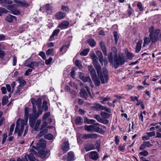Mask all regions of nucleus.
<instances>
[{
  "instance_id": "obj_57",
  "label": "nucleus",
  "mask_w": 161,
  "mask_h": 161,
  "mask_svg": "<svg viewBox=\"0 0 161 161\" xmlns=\"http://www.w3.org/2000/svg\"><path fill=\"white\" fill-rule=\"evenodd\" d=\"M96 54H97V55L98 56L99 59L100 58H103V54L100 51H97L96 52Z\"/></svg>"
},
{
  "instance_id": "obj_46",
  "label": "nucleus",
  "mask_w": 161,
  "mask_h": 161,
  "mask_svg": "<svg viewBox=\"0 0 161 161\" xmlns=\"http://www.w3.org/2000/svg\"><path fill=\"white\" fill-rule=\"evenodd\" d=\"M50 115V113L48 112L44 114L42 117V119L45 120Z\"/></svg>"
},
{
  "instance_id": "obj_36",
  "label": "nucleus",
  "mask_w": 161,
  "mask_h": 161,
  "mask_svg": "<svg viewBox=\"0 0 161 161\" xmlns=\"http://www.w3.org/2000/svg\"><path fill=\"white\" fill-rule=\"evenodd\" d=\"M46 54L48 56L54 55L53 49V48H49L46 52Z\"/></svg>"
},
{
  "instance_id": "obj_49",
  "label": "nucleus",
  "mask_w": 161,
  "mask_h": 161,
  "mask_svg": "<svg viewBox=\"0 0 161 161\" xmlns=\"http://www.w3.org/2000/svg\"><path fill=\"white\" fill-rule=\"evenodd\" d=\"M139 154L142 156H147L148 154V153L146 150H144L143 151L140 152Z\"/></svg>"
},
{
  "instance_id": "obj_17",
  "label": "nucleus",
  "mask_w": 161,
  "mask_h": 161,
  "mask_svg": "<svg viewBox=\"0 0 161 161\" xmlns=\"http://www.w3.org/2000/svg\"><path fill=\"white\" fill-rule=\"evenodd\" d=\"M89 157L90 158L92 159L96 160L98 158V155L96 152L92 151L90 153Z\"/></svg>"
},
{
  "instance_id": "obj_27",
  "label": "nucleus",
  "mask_w": 161,
  "mask_h": 161,
  "mask_svg": "<svg viewBox=\"0 0 161 161\" xmlns=\"http://www.w3.org/2000/svg\"><path fill=\"white\" fill-rule=\"evenodd\" d=\"M87 42L92 47H94L96 45V42L93 39H89L87 40Z\"/></svg>"
},
{
  "instance_id": "obj_24",
  "label": "nucleus",
  "mask_w": 161,
  "mask_h": 161,
  "mask_svg": "<svg viewBox=\"0 0 161 161\" xmlns=\"http://www.w3.org/2000/svg\"><path fill=\"white\" fill-rule=\"evenodd\" d=\"M80 95L81 97L85 98V99H87L88 97L87 93L86 92L85 89H82L80 90Z\"/></svg>"
},
{
  "instance_id": "obj_50",
  "label": "nucleus",
  "mask_w": 161,
  "mask_h": 161,
  "mask_svg": "<svg viewBox=\"0 0 161 161\" xmlns=\"http://www.w3.org/2000/svg\"><path fill=\"white\" fill-rule=\"evenodd\" d=\"M137 7L140 9V11H142L143 10L144 8L142 6V3L140 2H139L137 4Z\"/></svg>"
},
{
  "instance_id": "obj_40",
  "label": "nucleus",
  "mask_w": 161,
  "mask_h": 161,
  "mask_svg": "<svg viewBox=\"0 0 161 161\" xmlns=\"http://www.w3.org/2000/svg\"><path fill=\"white\" fill-rule=\"evenodd\" d=\"M42 99L40 98H38L36 100V105L37 107V108L41 107V106L42 103Z\"/></svg>"
},
{
  "instance_id": "obj_48",
  "label": "nucleus",
  "mask_w": 161,
  "mask_h": 161,
  "mask_svg": "<svg viewBox=\"0 0 161 161\" xmlns=\"http://www.w3.org/2000/svg\"><path fill=\"white\" fill-rule=\"evenodd\" d=\"M126 55L127 58L129 60L131 59L134 57V55L129 52L126 53Z\"/></svg>"
},
{
  "instance_id": "obj_6",
  "label": "nucleus",
  "mask_w": 161,
  "mask_h": 161,
  "mask_svg": "<svg viewBox=\"0 0 161 161\" xmlns=\"http://www.w3.org/2000/svg\"><path fill=\"white\" fill-rule=\"evenodd\" d=\"M46 147V143L43 139H41L39 141L36 143V147L32 146L38 151L44 150Z\"/></svg>"
},
{
  "instance_id": "obj_63",
  "label": "nucleus",
  "mask_w": 161,
  "mask_h": 161,
  "mask_svg": "<svg viewBox=\"0 0 161 161\" xmlns=\"http://www.w3.org/2000/svg\"><path fill=\"white\" fill-rule=\"evenodd\" d=\"M32 69H28L25 72V75L26 76L29 75H30L32 71Z\"/></svg>"
},
{
  "instance_id": "obj_18",
  "label": "nucleus",
  "mask_w": 161,
  "mask_h": 161,
  "mask_svg": "<svg viewBox=\"0 0 161 161\" xmlns=\"http://www.w3.org/2000/svg\"><path fill=\"white\" fill-rule=\"evenodd\" d=\"M75 155L74 153L72 151H70L68 153V158L66 159L67 161H73L75 159Z\"/></svg>"
},
{
  "instance_id": "obj_53",
  "label": "nucleus",
  "mask_w": 161,
  "mask_h": 161,
  "mask_svg": "<svg viewBox=\"0 0 161 161\" xmlns=\"http://www.w3.org/2000/svg\"><path fill=\"white\" fill-rule=\"evenodd\" d=\"M91 76L92 78H93L97 76L96 74V72L95 70L94 69L92 71H91L90 72Z\"/></svg>"
},
{
  "instance_id": "obj_15",
  "label": "nucleus",
  "mask_w": 161,
  "mask_h": 161,
  "mask_svg": "<svg viewBox=\"0 0 161 161\" xmlns=\"http://www.w3.org/2000/svg\"><path fill=\"white\" fill-rule=\"evenodd\" d=\"M69 146L68 141L63 143L62 145V149L64 153H66L69 150Z\"/></svg>"
},
{
  "instance_id": "obj_13",
  "label": "nucleus",
  "mask_w": 161,
  "mask_h": 161,
  "mask_svg": "<svg viewBox=\"0 0 161 161\" xmlns=\"http://www.w3.org/2000/svg\"><path fill=\"white\" fill-rule=\"evenodd\" d=\"M42 9L44 10V12L48 13H51L52 10V7L49 4H47L43 7H41L40 10Z\"/></svg>"
},
{
  "instance_id": "obj_38",
  "label": "nucleus",
  "mask_w": 161,
  "mask_h": 161,
  "mask_svg": "<svg viewBox=\"0 0 161 161\" xmlns=\"http://www.w3.org/2000/svg\"><path fill=\"white\" fill-rule=\"evenodd\" d=\"M47 102L46 101L44 100L43 102L42 108L45 111H46L48 110V107L47 105Z\"/></svg>"
},
{
  "instance_id": "obj_55",
  "label": "nucleus",
  "mask_w": 161,
  "mask_h": 161,
  "mask_svg": "<svg viewBox=\"0 0 161 161\" xmlns=\"http://www.w3.org/2000/svg\"><path fill=\"white\" fill-rule=\"evenodd\" d=\"M53 60V58L50 57L48 59H46L45 60V63L47 65L50 64Z\"/></svg>"
},
{
  "instance_id": "obj_39",
  "label": "nucleus",
  "mask_w": 161,
  "mask_h": 161,
  "mask_svg": "<svg viewBox=\"0 0 161 161\" xmlns=\"http://www.w3.org/2000/svg\"><path fill=\"white\" fill-rule=\"evenodd\" d=\"M89 51L88 49H85L80 53V55L81 56H86L88 54Z\"/></svg>"
},
{
  "instance_id": "obj_5",
  "label": "nucleus",
  "mask_w": 161,
  "mask_h": 161,
  "mask_svg": "<svg viewBox=\"0 0 161 161\" xmlns=\"http://www.w3.org/2000/svg\"><path fill=\"white\" fill-rule=\"evenodd\" d=\"M114 58V67L115 69L118 68L119 65H122L125 62V59L123 57L119 56L115 57Z\"/></svg>"
},
{
  "instance_id": "obj_12",
  "label": "nucleus",
  "mask_w": 161,
  "mask_h": 161,
  "mask_svg": "<svg viewBox=\"0 0 161 161\" xmlns=\"http://www.w3.org/2000/svg\"><path fill=\"white\" fill-rule=\"evenodd\" d=\"M69 25V23L66 20L61 22L58 26V27L61 29H64L68 28Z\"/></svg>"
},
{
  "instance_id": "obj_62",
  "label": "nucleus",
  "mask_w": 161,
  "mask_h": 161,
  "mask_svg": "<svg viewBox=\"0 0 161 161\" xmlns=\"http://www.w3.org/2000/svg\"><path fill=\"white\" fill-rule=\"evenodd\" d=\"M100 45L102 50L106 49V47L105 46V43L104 42H101L100 43Z\"/></svg>"
},
{
  "instance_id": "obj_44",
  "label": "nucleus",
  "mask_w": 161,
  "mask_h": 161,
  "mask_svg": "<svg viewBox=\"0 0 161 161\" xmlns=\"http://www.w3.org/2000/svg\"><path fill=\"white\" fill-rule=\"evenodd\" d=\"M113 33L114 39L115 40V43L116 44L119 38V36H118V34L117 32L114 31Z\"/></svg>"
},
{
  "instance_id": "obj_43",
  "label": "nucleus",
  "mask_w": 161,
  "mask_h": 161,
  "mask_svg": "<svg viewBox=\"0 0 161 161\" xmlns=\"http://www.w3.org/2000/svg\"><path fill=\"white\" fill-rule=\"evenodd\" d=\"M108 59L110 63H112L113 60V54L112 52H110L108 54Z\"/></svg>"
},
{
  "instance_id": "obj_10",
  "label": "nucleus",
  "mask_w": 161,
  "mask_h": 161,
  "mask_svg": "<svg viewBox=\"0 0 161 161\" xmlns=\"http://www.w3.org/2000/svg\"><path fill=\"white\" fill-rule=\"evenodd\" d=\"M36 155L37 158H48L49 155V152L48 151L44 150L38 151V153H36Z\"/></svg>"
},
{
  "instance_id": "obj_29",
  "label": "nucleus",
  "mask_w": 161,
  "mask_h": 161,
  "mask_svg": "<svg viewBox=\"0 0 161 161\" xmlns=\"http://www.w3.org/2000/svg\"><path fill=\"white\" fill-rule=\"evenodd\" d=\"M95 148V146L93 144H89L85 147V149L86 152H88L92 149H94Z\"/></svg>"
},
{
  "instance_id": "obj_34",
  "label": "nucleus",
  "mask_w": 161,
  "mask_h": 161,
  "mask_svg": "<svg viewBox=\"0 0 161 161\" xmlns=\"http://www.w3.org/2000/svg\"><path fill=\"white\" fill-rule=\"evenodd\" d=\"M101 116L105 119L109 118L111 116V114L105 112H101Z\"/></svg>"
},
{
  "instance_id": "obj_21",
  "label": "nucleus",
  "mask_w": 161,
  "mask_h": 161,
  "mask_svg": "<svg viewBox=\"0 0 161 161\" xmlns=\"http://www.w3.org/2000/svg\"><path fill=\"white\" fill-rule=\"evenodd\" d=\"M25 90V89L23 87L18 86L15 90L14 94L16 95H20L23 91Z\"/></svg>"
},
{
  "instance_id": "obj_19",
  "label": "nucleus",
  "mask_w": 161,
  "mask_h": 161,
  "mask_svg": "<svg viewBox=\"0 0 161 161\" xmlns=\"http://www.w3.org/2000/svg\"><path fill=\"white\" fill-rule=\"evenodd\" d=\"M48 132V130L46 128L45 129L42 130L37 135L36 138H39L41 137L43 135H45L47 134Z\"/></svg>"
},
{
  "instance_id": "obj_42",
  "label": "nucleus",
  "mask_w": 161,
  "mask_h": 161,
  "mask_svg": "<svg viewBox=\"0 0 161 161\" xmlns=\"http://www.w3.org/2000/svg\"><path fill=\"white\" fill-rule=\"evenodd\" d=\"M14 126H15V124L14 123H13V124H12L11 125L10 127L9 128V133L8 134L9 136H10L12 134L13 132L14 131Z\"/></svg>"
},
{
  "instance_id": "obj_64",
  "label": "nucleus",
  "mask_w": 161,
  "mask_h": 161,
  "mask_svg": "<svg viewBox=\"0 0 161 161\" xmlns=\"http://www.w3.org/2000/svg\"><path fill=\"white\" fill-rule=\"evenodd\" d=\"M39 55L42 57V59L45 60L46 58V56L44 52H41L39 53Z\"/></svg>"
},
{
  "instance_id": "obj_37",
  "label": "nucleus",
  "mask_w": 161,
  "mask_h": 161,
  "mask_svg": "<svg viewBox=\"0 0 161 161\" xmlns=\"http://www.w3.org/2000/svg\"><path fill=\"white\" fill-rule=\"evenodd\" d=\"M32 62L31 58H29L26 60L24 64V65L25 67H29L30 66Z\"/></svg>"
},
{
  "instance_id": "obj_30",
  "label": "nucleus",
  "mask_w": 161,
  "mask_h": 161,
  "mask_svg": "<svg viewBox=\"0 0 161 161\" xmlns=\"http://www.w3.org/2000/svg\"><path fill=\"white\" fill-rule=\"evenodd\" d=\"M92 80L95 83V85L96 86H99L100 84V81L99 79L97 76L92 78Z\"/></svg>"
},
{
  "instance_id": "obj_54",
  "label": "nucleus",
  "mask_w": 161,
  "mask_h": 161,
  "mask_svg": "<svg viewBox=\"0 0 161 161\" xmlns=\"http://www.w3.org/2000/svg\"><path fill=\"white\" fill-rule=\"evenodd\" d=\"M112 51L114 53V56L115 57L117 56V49L114 47H113L112 48Z\"/></svg>"
},
{
  "instance_id": "obj_1",
  "label": "nucleus",
  "mask_w": 161,
  "mask_h": 161,
  "mask_svg": "<svg viewBox=\"0 0 161 161\" xmlns=\"http://www.w3.org/2000/svg\"><path fill=\"white\" fill-rule=\"evenodd\" d=\"M91 57L92 60L93 64L97 69L98 75L100 78L101 83L104 84L107 82L108 78L107 69L105 68H103V73H102L101 67L97 61V57L94 53L92 54Z\"/></svg>"
},
{
  "instance_id": "obj_9",
  "label": "nucleus",
  "mask_w": 161,
  "mask_h": 161,
  "mask_svg": "<svg viewBox=\"0 0 161 161\" xmlns=\"http://www.w3.org/2000/svg\"><path fill=\"white\" fill-rule=\"evenodd\" d=\"M20 120L19 119H18L16 121V126L15 128L14 133H18V135L19 136H20L23 132L24 130V126L25 125V121L24 120H22L21 121V123L22 124L21 125L20 128L19 130L17 128V126H18V124L19 121Z\"/></svg>"
},
{
  "instance_id": "obj_41",
  "label": "nucleus",
  "mask_w": 161,
  "mask_h": 161,
  "mask_svg": "<svg viewBox=\"0 0 161 161\" xmlns=\"http://www.w3.org/2000/svg\"><path fill=\"white\" fill-rule=\"evenodd\" d=\"M94 107L96 110H102V108H103V106L99 104H96L94 106Z\"/></svg>"
},
{
  "instance_id": "obj_35",
  "label": "nucleus",
  "mask_w": 161,
  "mask_h": 161,
  "mask_svg": "<svg viewBox=\"0 0 161 161\" xmlns=\"http://www.w3.org/2000/svg\"><path fill=\"white\" fill-rule=\"evenodd\" d=\"M126 145L125 143H124L123 145H120L118 147L119 151L124 152L125 150Z\"/></svg>"
},
{
  "instance_id": "obj_3",
  "label": "nucleus",
  "mask_w": 161,
  "mask_h": 161,
  "mask_svg": "<svg viewBox=\"0 0 161 161\" xmlns=\"http://www.w3.org/2000/svg\"><path fill=\"white\" fill-rule=\"evenodd\" d=\"M149 36L151 39V42L154 43L156 42L159 38L158 35L160 33V29H157L154 30L153 26L151 27L149 29Z\"/></svg>"
},
{
  "instance_id": "obj_22",
  "label": "nucleus",
  "mask_w": 161,
  "mask_h": 161,
  "mask_svg": "<svg viewBox=\"0 0 161 161\" xmlns=\"http://www.w3.org/2000/svg\"><path fill=\"white\" fill-rule=\"evenodd\" d=\"M14 19L16 20L17 19L16 17L10 14L7 16L5 18L6 20L9 22H12Z\"/></svg>"
},
{
  "instance_id": "obj_61",
  "label": "nucleus",
  "mask_w": 161,
  "mask_h": 161,
  "mask_svg": "<svg viewBox=\"0 0 161 161\" xmlns=\"http://www.w3.org/2000/svg\"><path fill=\"white\" fill-rule=\"evenodd\" d=\"M8 10L5 8H2L0 7V16H1L2 13H6L8 12Z\"/></svg>"
},
{
  "instance_id": "obj_23",
  "label": "nucleus",
  "mask_w": 161,
  "mask_h": 161,
  "mask_svg": "<svg viewBox=\"0 0 161 161\" xmlns=\"http://www.w3.org/2000/svg\"><path fill=\"white\" fill-rule=\"evenodd\" d=\"M151 41V39L149 37H145L143 38V47H145L146 45L148 44Z\"/></svg>"
},
{
  "instance_id": "obj_26",
  "label": "nucleus",
  "mask_w": 161,
  "mask_h": 161,
  "mask_svg": "<svg viewBox=\"0 0 161 161\" xmlns=\"http://www.w3.org/2000/svg\"><path fill=\"white\" fill-rule=\"evenodd\" d=\"M41 123V120L40 119H38L37 120L35 124L34 130L36 131H39L40 130L39 126Z\"/></svg>"
},
{
  "instance_id": "obj_16",
  "label": "nucleus",
  "mask_w": 161,
  "mask_h": 161,
  "mask_svg": "<svg viewBox=\"0 0 161 161\" xmlns=\"http://www.w3.org/2000/svg\"><path fill=\"white\" fill-rule=\"evenodd\" d=\"M55 17L58 19L60 20L64 19L66 16L65 14L62 12H57L55 15Z\"/></svg>"
},
{
  "instance_id": "obj_56",
  "label": "nucleus",
  "mask_w": 161,
  "mask_h": 161,
  "mask_svg": "<svg viewBox=\"0 0 161 161\" xmlns=\"http://www.w3.org/2000/svg\"><path fill=\"white\" fill-rule=\"evenodd\" d=\"M11 12L12 14L16 15H19L20 14L19 11L16 9H14Z\"/></svg>"
},
{
  "instance_id": "obj_51",
  "label": "nucleus",
  "mask_w": 161,
  "mask_h": 161,
  "mask_svg": "<svg viewBox=\"0 0 161 161\" xmlns=\"http://www.w3.org/2000/svg\"><path fill=\"white\" fill-rule=\"evenodd\" d=\"M47 122L45 121H44L43 122L42 125H41V128L40 130H42V129L46 128V127L47 125Z\"/></svg>"
},
{
  "instance_id": "obj_60",
  "label": "nucleus",
  "mask_w": 161,
  "mask_h": 161,
  "mask_svg": "<svg viewBox=\"0 0 161 161\" xmlns=\"http://www.w3.org/2000/svg\"><path fill=\"white\" fill-rule=\"evenodd\" d=\"M143 143L146 147H149L153 145L149 141L144 142Z\"/></svg>"
},
{
  "instance_id": "obj_33",
  "label": "nucleus",
  "mask_w": 161,
  "mask_h": 161,
  "mask_svg": "<svg viewBox=\"0 0 161 161\" xmlns=\"http://www.w3.org/2000/svg\"><path fill=\"white\" fill-rule=\"evenodd\" d=\"M8 102V98L7 96H4L2 99V105L4 106L6 105Z\"/></svg>"
},
{
  "instance_id": "obj_4",
  "label": "nucleus",
  "mask_w": 161,
  "mask_h": 161,
  "mask_svg": "<svg viewBox=\"0 0 161 161\" xmlns=\"http://www.w3.org/2000/svg\"><path fill=\"white\" fill-rule=\"evenodd\" d=\"M43 112V109L42 108L39 107L38 108L37 113L34 114H31L29 117V125L30 127L33 128L34 127L35 123V120L39 116L41 115Z\"/></svg>"
},
{
  "instance_id": "obj_11",
  "label": "nucleus",
  "mask_w": 161,
  "mask_h": 161,
  "mask_svg": "<svg viewBox=\"0 0 161 161\" xmlns=\"http://www.w3.org/2000/svg\"><path fill=\"white\" fill-rule=\"evenodd\" d=\"M98 135L96 133H90L84 134L82 138L83 139H94L97 138Z\"/></svg>"
},
{
  "instance_id": "obj_32",
  "label": "nucleus",
  "mask_w": 161,
  "mask_h": 161,
  "mask_svg": "<svg viewBox=\"0 0 161 161\" xmlns=\"http://www.w3.org/2000/svg\"><path fill=\"white\" fill-rule=\"evenodd\" d=\"M84 122L85 123L88 124H93L95 123L96 120L93 119H89L87 117L85 118Z\"/></svg>"
},
{
  "instance_id": "obj_28",
  "label": "nucleus",
  "mask_w": 161,
  "mask_h": 161,
  "mask_svg": "<svg viewBox=\"0 0 161 161\" xmlns=\"http://www.w3.org/2000/svg\"><path fill=\"white\" fill-rule=\"evenodd\" d=\"M82 118L80 116H77L75 119V123L77 125H81L82 124Z\"/></svg>"
},
{
  "instance_id": "obj_2",
  "label": "nucleus",
  "mask_w": 161,
  "mask_h": 161,
  "mask_svg": "<svg viewBox=\"0 0 161 161\" xmlns=\"http://www.w3.org/2000/svg\"><path fill=\"white\" fill-rule=\"evenodd\" d=\"M93 124V125H86L84 127L85 130L89 132H97L101 134L103 133L102 129L99 127L100 124L98 123H94Z\"/></svg>"
},
{
  "instance_id": "obj_47",
  "label": "nucleus",
  "mask_w": 161,
  "mask_h": 161,
  "mask_svg": "<svg viewBox=\"0 0 161 161\" xmlns=\"http://www.w3.org/2000/svg\"><path fill=\"white\" fill-rule=\"evenodd\" d=\"M44 137L45 139H47L48 140H51L53 138V136L51 134H49L46 135H45Z\"/></svg>"
},
{
  "instance_id": "obj_45",
  "label": "nucleus",
  "mask_w": 161,
  "mask_h": 161,
  "mask_svg": "<svg viewBox=\"0 0 161 161\" xmlns=\"http://www.w3.org/2000/svg\"><path fill=\"white\" fill-rule=\"evenodd\" d=\"M75 64L80 69H81L82 67V66L81 64V62L79 60H77L75 62Z\"/></svg>"
},
{
  "instance_id": "obj_14",
  "label": "nucleus",
  "mask_w": 161,
  "mask_h": 161,
  "mask_svg": "<svg viewBox=\"0 0 161 161\" xmlns=\"http://www.w3.org/2000/svg\"><path fill=\"white\" fill-rule=\"evenodd\" d=\"M31 110V109L27 107H26L24 110V119L25 120V123H26L28 120L29 116V113Z\"/></svg>"
},
{
  "instance_id": "obj_7",
  "label": "nucleus",
  "mask_w": 161,
  "mask_h": 161,
  "mask_svg": "<svg viewBox=\"0 0 161 161\" xmlns=\"http://www.w3.org/2000/svg\"><path fill=\"white\" fill-rule=\"evenodd\" d=\"M30 153L27 155V157L30 161H40V160L37 158L36 152L33 149L30 150Z\"/></svg>"
},
{
  "instance_id": "obj_31",
  "label": "nucleus",
  "mask_w": 161,
  "mask_h": 161,
  "mask_svg": "<svg viewBox=\"0 0 161 161\" xmlns=\"http://www.w3.org/2000/svg\"><path fill=\"white\" fill-rule=\"evenodd\" d=\"M39 66V63L36 61H32L30 66L29 67L32 69H34L35 67H37Z\"/></svg>"
},
{
  "instance_id": "obj_20",
  "label": "nucleus",
  "mask_w": 161,
  "mask_h": 161,
  "mask_svg": "<svg viewBox=\"0 0 161 161\" xmlns=\"http://www.w3.org/2000/svg\"><path fill=\"white\" fill-rule=\"evenodd\" d=\"M142 42L143 41L142 40H140L137 42L136 49V53H138L140 51Z\"/></svg>"
},
{
  "instance_id": "obj_25",
  "label": "nucleus",
  "mask_w": 161,
  "mask_h": 161,
  "mask_svg": "<svg viewBox=\"0 0 161 161\" xmlns=\"http://www.w3.org/2000/svg\"><path fill=\"white\" fill-rule=\"evenodd\" d=\"M17 81L18 82L19 84V86L20 87H23L26 84V82L22 78H19L17 79Z\"/></svg>"
},
{
  "instance_id": "obj_8",
  "label": "nucleus",
  "mask_w": 161,
  "mask_h": 161,
  "mask_svg": "<svg viewBox=\"0 0 161 161\" xmlns=\"http://www.w3.org/2000/svg\"><path fill=\"white\" fill-rule=\"evenodd\" d=\"M79 78L81 79L84 82H88L90 83L91 86L92 87L93 86V85H92V82L89 76H87L85 77L84 74L81 72L78 73Z\"/></svg>"
},
{
  "instance_id": "obj_58",
  "label": "nucleus",
  "mask_w": 161,
  "mask_h": 161,
  "mask_svg": "<svg viewBox=\"0 0 161 161\" xmlns=\"http://www.w3.org/2000/svg\"><path fill=\"white\" fill-rule=\"evenodd\" d=\"M7 137V134L6 133H4L3 134V140H2V144H3L5 142Z\"/></svg>"
},
{
  "instance_id": "obj_59",
  "label": "nucleus",
  "mask_w": 161,
  "mask_h": 161,
  "mask_svg": "<svg viewBox=\"0 0 161 161\" xmlns=\"http://www.w3.org/2000/svg\"><path fill=\"white\" fill-rule=\"evenodd\" d=\"M94 117L95 119H96L98 122H99L102 119V118L99 115H95L94 116Z\"/></svg>"
},
{
  "instance_id": "obj_52",
  "label": "nucleus",
  "mask_w": 161,
  "mask_h": 161,
  "mask_svg": "<svg viewBox=\"0 0 161 161\" xmlns=\"http://www.w3.org/2000/svg\"><path fill=\"white\" fill-rule=\"evenodd\" d=\"M62 9L65 12H69V8L66 6L62 5L61 6Z\"/></svg>"
}]
</instances>
